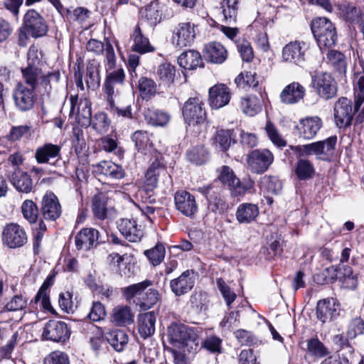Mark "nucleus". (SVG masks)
<instances>
[{
  "instance_id": "1",
  "label": "nucleus",
  "mask_w": 364,
  "mask_h": 364,
  "mask_svg": "<svg viewBox=\"0 0 364 364\" xmlns=\"http://www.w3.org/2000/svg\"><path fill=\"white\" fill-rule=\"evenodd\" d=\"M169 342L173 347L196 353L199 347V338L196 331L186 325L173 323L168 328Z\"/></svg>"
},
{
  "instance_id": "2",
  "label": "nucleus",
  "mask_w": 364,
  "mask_h": 364,
  "mask_svg": "<svg viewBox=\"0 0 364 364\" xmlns=\"http://www.w3.org/2000/svg\"><path fill=\"white\" fill-rule=\"evenodd\" d=\"M312 33L321 49L332 47L337 41L335 26L326 18L317 17L311 23Z\"/></svg>"
},
{
  "instance_id": "3",
  "label": "nucleus",
  "mask_w": 364,
  "mask_h": 364,
  "mask_svg": "<svg viewBox=\"0 0 364 364\" xmlns=\"http://www.w3.org/2000/svg\"><path fill=\"white\" fill-rule=\"evenodd\" d=\"M274 161L273 154L267 149H257L246 155L248 170L256 174L266 172Z\"/></svg>"
},
{
  "instance_id": "4",
  "label": "nucleus",
  "mask_w": 364,
  "mask_h": 364,
  "mask_svg": "<svg viewBox=\"0 0 364 364\" xmlns=\"http://www.w3.org/2000/svg\"><path fill=\"white\" fill-rule=\"evenodd\" d=\"M311 85L318 95L324 100L331 99L336 95V82L328 73L315 72L311 75Z\"/></svg>"
},
{
  "instance_id": "5",
  "label": "nucleus",
  "mask_w": 364,
  "mask_h": 364,
  "mask_svg": "<svg viewBox=\"0 0 364 364\" xmlns=\"http://www.w3.org/2000/svg\"><path fill=\"white\" fill-rule=\"evenodd\" d=\"M183 116L189 125H200L205 123L207 117L204 103L197 97H190L183 105Z\"/></svg>"
},
{
  "instance_id": "6",
  "label": "nucleus",
  "mask_w": 364,
  "mask_h": 364,
  "mask_svg": "<svg viewBox=\"0 0 364 364\" xmlns=\"http://www.w3.org/2000/svg\"><path fill=\"white\" fill-rule=\"evenodd\" d=\"M70 116L74 117L82 127H87L92 122L91 102L87 98L79 99L77 95H70Z\"/></svg>"
},
{
  "instance_id": "7",
  "label": "nucleus",
  "mask_w": 364,
  "mask_h": 364,
  "mask_svg": "<svg viewBox=\"0 0 364 364\" xmlns=\"http://www.w3.org/2000/svg\"><path fill=\"white\" fill-rule=\"evenodd\" d=\"M23 28L35 38L46 36L48 30L43 17L33 9L28 10L24 15Z\"/></svg>"
},
{
  "instance_id": "8",
  "label": "nucleus",
  "mask_w": 364,
  "mask_h": 364,
  "mask_svg": "<svg viewBox=\"0 0 364 364\" xmlns=\"http://www.w3.org/2000/svg\"><path fill=\"white\" fill-rule=\"evenodd\" d=\"M70 328L65 322L51 320L45 324L42 336L45 340L65 342L70 338Z\"/></svg>"
},
{
  "instance_id": "9",
  "label": "nucleus",
  "mask_w": 364,
  "mask_h": 364,
  "mask_svg": "<svg viewBox=\"0 0 364 364\" xmlns=\"http://www.w3.org/2000/svg\"><path fill=\"white\" fill-rule=\"evenodd\" d=\"M306 45L304 41H291L282 49L283 61L301 67L305 62Z\"/></svg>"
},
{
  "instance_id": "10",
  "label": "nucleus",
  "mask_w": 364,
  "mask_h": 364,
  "mask_svg": "<svg viewBox=\"0 0 364 364\" xmlns=\"http://www.w3.org/2000/svg\"><path fill=\"white\" fill-rule=\"evenodd\" d=\"M4 243L10 248H16L23 246L27 241L25 230L18 224L10 223L6 225L2 232Z\"/></svg>"
},
{
  "instance_id": "11",
  "label": "nucleus",
  "mask_w": 364,
  "mask_h": 364,
  "mask_svg": "<svg viewBox=\"0 0 364 364\" xmlns=\"http://www.w3.org/2000/svg\"><path fill=\"white\" fill-rule=\"evenodd\" d=\"M197 274L193 269L184 271L178 277L170 281L171 291L181 296L189 292L194 287Z\"/></svg>"
},
{
  "instance_id": "12",
  "label": "nucleus",
  "mask_w": 364,
  "mask_h": 364,
  "mask_svg": "<svg viewBox=\"0 0 364 364\" xmlns=\"http://www.w3.org/2000/svg\"><path fill=\"white\" fill-rule=\"evenodd\" d=\"M13 98L16 108L26 112L33 107L36 95L33 89H28L23 82H19L14 90Z\"/></svg>"
},
{
  "instance_id": "13",
  "label": "nucleus",
  "mask_w": 364,
  "mask_h": 364,
  "mask_svg": "<svg viewBox=\"0 0 364 364\" xmlns=\"http://www.w3.org/2000/svg\"><path fill=\"white\" fill-rule=\"evenodd\" d=\"M5 176L15 189L21 193H29L32 191L33 184L31 176L21 168L10 167L8 173Z\"/></svg>"
},
{
  "instance_id": "14",
  "label": "nucleus",
  "mask_w": 364,
  "mask_h": 364,
  "mask_svg": "<svg viewBox=\"0 0 364 364\" xmlns=\"http://www.w3.org/2000/svg\"><path fill=\"white\" fill-rule=\"evenodd\" d=\"M355 112L354 108H352L350 100L346 97L339 98L334 106V117L337 126L340 128L349 126Z\"/></svg>"
},
{
  "instance_id": "15",
  "label": "nucleus",
  "mask_w": 364,
  "mask_h": 364,
  "mask_svg": "<svg viewBox=\"0 0 364 364\" xmlns=\"http://www.w3.org/2000/svg\"><path fill=\"white\" fill-rule=\"evenodd\" d=\"M195 37V25L191 22H183L176 28L172 41L175 46L182 48L190 46Z\"/></svg>"
},
{
  "instance_id": "16",
  "label": "nucleus",
  "mask_w": 364,
  "mask_h": 364,
  "mask_svg": "<svg viewBox=\"0 0 364 364\" xmlns=\"http://www.w3.org/2000/svg\"><path fill=\"white\" fill-rule=\"evenodd\" d=\"M336 138H328L327 140L323 141H317L305 145H298L296 146H291V149L294 150L296 154V157L299 159H305V157L311 155H319L323 153L325 145L327 146V150L333 149L336 144Z\"/></svg>"
},
{
  "instance_id": "17",
  "label": "nucleus",
  "mask_w": 364,
  "mask_h": 364,
  "mask_svg": "<svg viewBox=\"0 0 364 364\" xmlns=\"http://www.w3.org/2000/svg\"><path fill=\"white\" fill-rule=\"evenodd\" d=\"M176 208L187 217L193 216L198 211L195 196L186 191H178L174 195Z\"/></svg>"
},
{
  "instance_id": "18",
  "label": "nucleus",
  "mask_w": 364,
  "mask_h": 364,
  "mask_svg": "<svg viewBox=\"0 0 364 364\" xmlns=\"http://www.w3.org/2000/svg\"><path fill=\"white\" fill-rule=\"evenodd\" d=\"M339 304L333 298L319 300L316 305L317 318L323 323L331 321L339 315Z\"/></svg>"
},
{
  "instance_id": "19",
  "label": "nucleus",
  "mask_w": 364,
  "mask_h": 364,
  "mask_svg": "<svg viewBox=\"0 0 364 364\" xmlns=\"http://www.w3.org/2000/svg\"><path fill=\"white\" fill-rule=\"evenodd\" d=\"M61 206L57 196L53 193H47L41 201V213L47 220H55L61 215Z\"/></svg>"
},
{
  "instance_id": "20",
  "label": "nucleus",
  "mask_w": 364,
  "mask_h": 364,
  "mask_svg": "<svg viewBox=\"0 0 364 364\" xmlns=\"http://www.w3.org/2000/svg\"><path fill=\"white\" fill-rule=\"evenodd\" d=\"M306 94L305 87L298 82H292L286 85L279 95L282 103L294 105L302 100Z\"/></svg>"
},
{
  "instance_id": "21",
  "label": "nucleus",
  "mask_w": 364,
  "mask_h": 364,
  "mask_svg": "<svg viewBox=\"0 0 364 364\" xmlns=\"http://www.w3.org/2000/svg\"><path fill=\"white\" fill-rule=\"evenodd\" d=\"M209 104L213 109H220L228 105L231 98L230 88L224 84H218L209 89Z\"/></svg>"
},
{
  "instance_id": "22",
  "label": "nucleus",
  "mask_w": 364,
  "mask_h": 364,
  "mask_svg": "<svg viewBox=\"0 0 364 364\" xmlns=\"http://www.w3.org/2000/svg\"><path fill=\"white\" fill-rule=\"evenodd\" d=\"M100 232L95 228H83L75 237L76 247L79 250H89L99 243Z\"/></svg>"
},
{
  "instance_id": "23",
  "label": "nucleus",
  "mask_w": 364,
  "mask_h": 364,
  "mask_svg": "<svg viewBox=\"0 0 364 364\" xmlns=\"http://www.w3.org/2000/svg\"><path fill=\"white\" fill-rule=\"evenodd\" d=\"M124 77L125 74L122 68L117 69L107 75L103 85L106 100L114 99L115 92H118V86L123 85Z\"/></svg>"
},
{
  "instance_id": "24",
  "label": "nucleus",
  "mask_w": 364,
  "mask_h": 364,
  "mask_svg": "<svg viewBox=\"0 0 364 364\" xmlns=\"http://www.w3.org/2000/svg\"><path fill=\"white\" fill-rule=\"evenodd\" d=\"M117 227L121 234L131 242H139L143 237V230L134 220L122 218L117 223Z\"/></svg>"
},
{
  "instance_id": "25",
  "label": "nucleus",
  "mask_w": 364,
  "mask_h": 364,
  "mask_svg": "<svg viewBox=\"0 0 364 364\" xmlns=\"http://www.w3.org/2000/svg\"><path fill=\"white\" fill-rule=\"evenodd\" d=\"M203 51L205 60L211 63L221 64L228 58L227 50L218 42H210L205 45Z\"/></svg>"
},
{
  "instance_id": "26",
  "label": "nucleus",
  "mask_w": 364,
  "mask_h": 364,
  "mask_svg": "<svg viewBox=\"0 0 364 364\" xmlns=\"http://www.w3.org/2000/svg\"><path fill=\"white\" fill-rule=\"evenodd\" d=\"M164 6L159 1H151L140 11L141 19L146 21L151 26H156L162 18Z\"/></svg>"
},
{
  "instance_id": "27",
  "label": "nucleus",
  "mask_w": 364,
  "mask_h": 364,
  "mask_svg": "<svg viewBox=\"0 0 364 364\" xmlns=\"http://www.w3.org/2000/svg\"><path fill=\"white\" fill-rule=\"evenodd\" d=\"M156 316L154 311L140 314L137 318L138 331L141 337L147 338L155 332Z\"/></svg>"
},
{
  "instance_id": "28",
  "label": "nucleus",
  "mask_w": 364,
  "mask_h": 364,
  "mask_svg": "<svg viewBox=\"0 0 364 364\" xmlns=\"http://www.w3.org/2000/svg\"><path fill=\"white\" fill-rule=\"evenodd\" d=\"M178 63L185 70H195L198 67H203L204 63L201 55L194 50L183 52L178 58Z\"/></svg>"
},
{
  "instance_id": "29",
  "label": "nucleus",
  "mask_w": 364,
  "mask_h": 364,
  "mask_svg": "<svg viewBox=\"0 0 364 364\" xmlns=\"http://www.w3.org/2000/svg\"><path fill=\"white\" fill-rule=\"evenodd\" d=\"M259 215V208L257 205L244 203L237 208L236 219L239 223L248 224L254 221Z\"/></svg>"
},
{
  "instance_id": "30",
  "label": "nucleus",
  "mask_w": 364,
  "mask_h": 364,
  "mask_svg": "<svg viewBox=\"0 0 364 364\" xmlns=\"http://www.w3.org/2000/svg\"><path fill=\"white\" fill-rule=\"evenodd\" d=\"M112 321L118 326H125L134 322V314L127 306H118L113 309Z\"/></svg>"
},
{
  "instance_id": "31",
  "label": "nucleus",
  "mask_w": 364,
  "mask_h": 364,
  "mask_svg": "<svg viewBox=\"0 0 364 364\" xmlns=\"http://www.w3.org/2000/svg\"><path fill=\"white\" fill-rule=\"evenodd\" d=\"M97 171L111 180L121 179L124 176L123 168L112 161L100 162L97 166Z\"/></svg>"
},
{
  "instance_id": "32",
  "label": "nucleus",
  "mask_w": 364,
  "mask_h": 364,
  "mask_svg": "<svg viewBox=\"0 0 364 364\" xmlns=\"http://www.w3.org/2000/svg\"><path fill=\"white\" fill-rule=\"evenodd\" d=\"M144 114L148 123L154 126L164 127L170 120V115L167 112L154 107L147 108Z\"/></svg>"
},
{
  "instance_id": "33",
  "label": "nucleus",
  "mask_w": 364,
  "mask_h": 364,
  "mask_svg": "<svg viewBox=\"0 0 364 364\" xmlns=\"http://www.w3.org/2000/svg\"><path fill=\"white\" fill-rule=\"evenodd\" d=\"M153 282L149 279H146L143 282L129 285L122 289V294L127 300H131L136 297L138 299L139 302L143 296L144 291L149 287L152 286Z\"/></svg>"
},
{
  "instance_id": "34",
  "label": "nucleus",
  "mask_w": 364,
  "mask_h": 364,
  "mask_svg": "<svg viewBox=\"0 0 364 364\" xmlns=\"http://www.w3.org/2000/svg\"><path fill=\"white\" fill-rule=\"evenodd\" d=\"M132 38L134 41L133 50L141 54L154 50V48L150 45L149 39L142 34L141 28L138 25L135 27Z\"/></svg>"
},
{
  "instance_id": "35",
  "label": "nucleus",
  "mask_w": 364,
  "mask_h": 364,
  "mask_svg": "<svg viewBox=\"0 0 364 364\" xmlns=\"http://www.w3.org/2000/svg\"><path fill=\"white\" fill-rule=\"evenodd\" d=\"M294 172L300 181H306L314 176L315 168L313 164L308 159L297 158Z\"/></svg>"
},
{
  "instance_id": "36",
  "label": "nucleus",
  "mask_w": 364,
  "mask_h": 364,
  "mask_svg": "<svg viewBox=\"0 0 364 364\" xmlns=\"http://www.w3.org/2000/svg\"><path fill=\"white\" fill-rule=\"evenodd\" d=\"M322 125L320 118L309 117L301 121L300 125L296 127L299 130V134L314 136L317 134Z\"/></svg>"
},
{
  "instance_id": "37",
  "label": "nucleus",
  "mask_w": 364,
  "mask_h": 364,
  "mask_svg": "<svg viewBox=\"0 0 364 364\" xmlns=\"http://www.w3.org/2000/svg\"><path fill=\"white\" fill-rule=\"evenodd\" d=\"M99 67V63L95 60L89 62L87 65L85 81L89 89L95 90L100 87V76Z\"/></svg>"
},
{
  "instance_id": "38",
  "label": "nucleus",
  "mask_w": 364,
  "mask_h": 364,
  "mask_svg": "<svg viewBox=\"0 0 364 364\" xmlns=\"http://www.w3.org/2000/svg\"><path fill=\"white\" fill-rule=\"evenodd\" d=\"M328 63L333 69L341 75L346 73V59L345 55L340 51L330 50L326 55Z\"/></svg>"
},
{
  "instance_id": "39",
  "label": "nucleus",
  "mask_w": 364,
  "mask_h": 364,
  "mask_svg": "<svg viewBox=\"0 0 364 364\" xmlns=\"http://www.w3.org/2000/svg\"><path fill=\"white\" fill-rule=\"evenodd\" d=\"M91 208L95 218L100 220H105L107 216V197L103 193L95 196Z\"/></svg>"
},
{
  "instance_id": "40",
  "label": "nucleus",
  "mask_w": 364,
  "mask_h": 364,
  "mask_svg": "<svg viewBox=\"0 0 364 364\" xmlns=\"http://www.w3.org/2000/svg\"><path fill=\"white\" fill-rule=\"evenodd\" d=\"M107 340L116 351L121 352L127 346L129 337L124 331L115 330L107 335Z\"/></svg>"
},
{
  "instance_id": "41",
  "label": "nucleus",
  "mask_w": 364,
  "mask_h": 364,
  "mask_svg": "<svg viewBox=\"0 0 364 364\" xmlns=\"http://www.w3.org/2000/svg\"><path fill=\"white\" fill-rule=\"evenodd\" d=\"M337 277L343 281L346 288L355 289L358 285L357 275L353 274L352 268L348 265H340Z\"/></svg>"
},
{
  "instance_id": "42",
  "label": "nucleus",
  "mask_w": 364,
  "mask_h": 364,
  "mask_svg": "<svg viewBox=\"0 0 364 364\" xmlns=\"http://www.w3.org/2000/svg\"><path fill=\"white\" fill-rule=\"evenodd\" d=\"M60 150L58 145L46 144L36 150V159L38 163H47L50 158L56 157Z\"/></svg>"
},
{
  "instance_id": "43",
  "label": "nucleus",
  "mask_w": 364,
  "mask_h": 364,
  "mask_svg": "<svg viewBox=\"0 0 364 364\" xmlns=\"http://www.w3.org/2000/svg\"><path fill=\"white\" fill-rule=\"evenodd\" d=\"M140 96L143 100H149L154 97L157 91L156 82L151 78L141 77L138 84Z\"/></svg>"
},
{
  "instance_id": "44",
  "label": "nucleus",
  "mask_w": 364,
  "mask_h": 364,
  "mask_svg": "<svg viewBox=\"0 0 364 364\" xmlns=\"http://www.w3.org/2000/svg\"><path fill=\"white\" fill-rule=\"evenodd\" d=\"M237 4V0H223L221 8L224 19L227 23L232 24L236 22L238 11Z\"/></svg>"
},
{
  "instance_id": "45",
  "label": "nucleus",
  "mask_w": 364,
  "mask_h": 364,
  "mask_svg": "<svg viewBox=\"0 0 364 364\" xmlns=\"http://www.w3.org/2000/svg\"><path fill=\"white\" fill-rule=\"evenodd\" d=\"M191 308L197 313L205 312L208 309V299L205 292L195 291L190 298Z\"/></svg>"
},
{
  "instance_id": "46",
  "label": "nucleus",
  "mask_w": 364,
  "mask_h": 364,
  "mask_svg": "<svg viewBox=\"0 0 364 364\" xmlns=\"http://www.w3.org/2000/svg\"><path fill=\"white\" fill-rule=\"evenodd\" d=\"M21 73L24 82L30 87L28 89H33L35 91L38 85L40 70L28 65L26 68L21 69Z\"/></svg>"
},
{
  "instance_id": "47",
  "label": "nucleus",
  "mask_w": 364,
  "mask_h": 364,
  "mask_svg": "<svg viewBox=\"0 0 364 364\" xmlns=\"http://www.w3.org/2000/svg\"><path fill=\"white\" fill-rule=\"evenodd\" d=\"M240 107L244 113L254 116L261 110V104L256 97H247L241 99Z\"/></svg>"
},
{
  "instance_id": "48",
  "label": "nucleus",
  "mask_w": 364,
  "mask_h": 364,
  "mask_svg": "<svg viewBox=\"0 0 364 364\" xmlns=\"http://www.w3.org/2000/svg\"><path fill=\"white\" fill-rule=\"evenodd\" d=\"M21 213L23 218L30 223H35L38 217V208L37 205L31 200H26L23 202Z\"/></svg>"
},
{
  "instance_id": "49",
  "label": "nucleus",
  "mask_w": 364,
  "mask_h": 364,
  "mask_svg": "<svg viewBox=\"0 0 364 364\" xmlns=\"http://www.w3.org/2000/svg\"><path fill=\"white\" fill-rule=\"evenodd\" d=\"M255 182L250 178L240 181L239 178L235 179L234 183L230 188L234 196L244 195L254 188Z\"/></svg>"
},
{
  "instance_id": "50",
  "label": "nucleus",
  "mask_w": 364,
  "mask_h": 364,
  "mask_svg": "<svg viewBox=\"0 0 364 364\" xmlns=\"http://www.w3.org/2000/svg\"><path fill=\"white\" fill-rule=\"evenodd\" d=\"M188 158L191 162L201 165L208 159V152L203 146H195L188 151Z\"/></svg>"
},
{
  "instance_id": "51",
  "label": "nucleus",
  "mask_w": 364,
  "mask_h": 364,
  "mask_svg": "<svg viewBox=\"0 0 364 364\" xmlns=\"http://www.w3.org/2000/svg\"><path fill=\"white\" fill-rule=\"evenodd\" d=\"M60 79V73L58 70L51 72L41 77L40 85L43 87L45 92L49 93L58 85Z\"/></svg>"
},
{
  "instance_id": "52",
  "label": "nucleus",
  "mask_w": 364,
  "mask_h": 364,
  "mask_svg": "<svg viewBox=\"0 0 364 364\" xmlns=\"http://www.w3.org/2000/svg\"><path fill=\"white\" fill-rule=\"evenodd\" d=\"M308 352L313 356L322 358L328 354V349L318 338H311L307 343Z\"/></svg>"
},
{
  "instance_id": "53",
  "label": "nucleus",
  "mask_w": 364,
  "mask_h": 364,
  "mask_svg": "<svg viewBox=\"0 0 364 364\" xmlns=\"http://www.w3.org/2000/svg\"><path fill=\"white\" fill-rule=\"evenodd\" d=\"M145 255L154 266L159 264L165 256V247L162 244H157L154 248L146 250Z\"/></svg>"
},
{
  "instance_id": "54",
  "label": "nucleus",
  "mask_w": 364,
  "mask_h": 364,
  "mask_svg": "<svg viewBox=\"0 0 364 364\" xmlns=\"http://www.w3.org/2000/svg\"><path fill=\"white\" fill-rule=\"evenodd\" d=\"M159 300V291L149 289L141 297L139 304L141 309H147L153 307Z\"/></svg>"
},
{
  "instance_id": "55",
  "label": "nucleus",
  "mask_w": 364,
  "mask_h": 364,
  "mask_svg": "<svg viewBox=\"0 0 364 364\" xmlns=\"http://www.w3.org/2000/svg\"><path fill=\"white\" fill-rule=\"evenodd\" d=\"M354 111L358 112L364 102V75H361L354 85Z\"/></svg>"
},
{
  "instance_id": "56",
  "label": "nucleus",
  "mask_w": 364,
  "mask_h": 364,
  "mask_svg": "<svg viewBox=\"0 0 364 364\" xmlns=\"http://www.w3.org/2000/svg\"><path fill=\"white\" fill-rule=\"evenodd\" d=\"M216 284L227 305L230 306V304L236 299L235 293L230 289L228 285H227L225 282L222 278H218L216 279Z\"/></svg>"
},
{
  "instance_id": "57",
  "label": "nucleus",
  "mask_w": 364,
  "mask_h": 364,
  "mask_svg": "<svg viewBox=\"0 0 364 364\" xmlns=\"http://www.w3.org/2000/svg\"><path fill=\"white\" fill-rule=\"evenodd\" d=\"M175 73V67L170 63L161 64L157 70L160 79L166 83H171L173 81Z\"/></svg>"
},
{
  "instance_id": "58",
  "label": "nucleus",
  "mask_w": 364,
  "mask_h": 364,
  "mask_svg": "<svg viewBox=\"0 0 364 364\" xmlns=\"http://www.w3.org/2000/svg\"><path fill=\"white\" fill-rule=\"evenodd\" d=\"M236 45L242 60L250 62L254 57L253 50L250 43L242 39L237 41Z\"/></svg>"
},
{
  "instance_id": "59",
  "label": "nucleus",
  "mask_w": 364,
  "mask_h": 364,
  "mask_svg": "<svg viewBox=\"0 0 364 364\" xmlns=\"http://www.w3.org/2000/svg\"><path fill=\"white\" fill-rule=\"evenodd\" d=\"M364 334V321L360 317L353 318L349 323L347 335L350 339L355 338L358 335Z\"/></svg>"
},
{
  "instance_id": "60",
  "label": "nucleus",
  "mask_w": 364,
  "mask_h": 364,
  "mask_svg": "<svg viewBox=\"0 0 364 364\" xmlns=\"http://www.w3.org/2000/svg\"><path fill=\"white\" fill-rule=\"evenodd\" d=\"M343 17L350 23L358 22L360 16V10L353 4H343L342 6Z\"/></svg>"
},
{
  "instance_id": "61",
  "label": "nucleus",
  "mask_w": 364,
  "mask_h": 364,
  "mask_svg": "<svg viewBox=\"0 0 364 364\" xmlns=\"http://www.w3.org/2000/svg\"><path fill=\"white\" fill-rule=\"evenodd\" d=\"M27 306V299L21 295H16L6 304L5 308L9 311L23 310Z\"/></svg>"
},
{
  "instance_id": "62",
  "label": "nucleus",
  "mask_w": 364,
  "mask_h": 364,
  "mask_svg": "<svg viewBox=\"0 0 364 364\" xmlns=\"http://www.w3.org/2000/svg\"><path fill=\"white\" fill-rule=\"evenodd\" d=\"M235 81L238 86L241 85V83L243 82V84L252 87H256L259 83L257 80L256 73L251 71L245 73H240L235 78Z\"/></svg>"
},
{
  "instance_id": "63",
  "label": "nucleus",
  "mask_w": 364,
  "mask_h": 364,
  "mask_svg": "<svg viewBox=\"0 0 364 364\" xmlns=\"http://www.w3.org/2000/svg\"><path fill=\"white\" fill-rule=\"evenodd\" d=\"M44 364H70L68 356L61 351L50 353L44 360Z\"/></svg>"
},
{
  "instance_id": "64",
  "label": "nucleus",
  "mask_w": 364,
  "mask_h": 364,
  "mask_svg": "<svg viewBox=\"0 0 364 364\" xmlns=\"http://www.w3.org/2000/svg\"><path fill=\"white\" fill-rule=\"evenodd\" d=\"M106 316V311L104 306L99 301L93 302L88 317L93 321H100Z\"/></svg>"
}]
</instances>
